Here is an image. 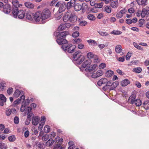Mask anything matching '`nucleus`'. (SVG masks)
<instances>
[{
	"instance_id": "34",
	"label": "nucleus",
	"mask_w": 149,
	"mask_h": 149,
	"mask_svg": "<svg viewBox=\"0 0 149 149\" xmlns=\"http://www.w3.org/2000/svg\"><path fill=\"white\" fill-rule=\"evenodd\" d=\"M35 144L40 149H43L44 148L43 144L40 142L36 141L35 143Z\"/></svg>"
},
{
	"instance_id": "56",
	"label": "nucleus",
	"mask_w": 149,
	"mask_h": 149,
	"mask_svg": "<svg viewBox=\"0 0 149 149\" xmlns=\"http://www.w3.org/2000/svg\"><path fill=\"white\" fill-rule=\"evenodd\" d=\"M106 66V65L105 63H101L99 66V68L100 69H102L105 68Z\"/></svg>"
},
{
	"instance_id": "25",
	"label": "nucleus",
	"mask_w": 149,
	"mask_h": 149,
	"mask_svg": "<svg viewBox=\"0 0 149 149\" xmlns=\"http://www.w3.org/2000/svg\"><path fill=\"white\" fill-rule=\"evenodd\" d=\"M139 5L145 6L146 5L147 0H136Z\"/></svg>"
},
{
	"instance_id": "18",
	"label": "nucleus",
	"mask_w": 149,
	"mask_h": 149,
	"mask_svg": "<svg viewBox=\"0 0 149 149\" xmlns=\"http://www.w3.org/2000/svg\"><path fill=\"white\" fill-rule=\"evenodd\" d=\"M107 79L105 78H102L97 82V84L100 86H101L103 84H106L107 82Z\"/></svg>"
},
{
	"instance_id": "20",
	"label": "nucleus",
	"mask_w": 149,
	"mask_h": 149,
	"mask_svg": "<svg viewBox=\"0 0 149 149\" xmlns=\"http://www.w3.org/2000/svg\"><path fill=\"white\" fill-rule=\"evenodd\" d=\"M136 95L135 94H132L130 97L129 101L130 102L131 104H134V102L136 100Z\"/></svg>"
},
{
	"instance_id": "2",
	"label": "nucleus",
	"mask_w": 149,
	"mask_h": 149,
	"mask_svg": "<svg viewBox=\"0 0 149 149\" xmlns=\"http://www.w3.org/2000/svg\"><path fill=\"white\" fill-rule=\"evenodd\" d=\"M77 17L74 14L69 13L66 12L63 17V20L65 22L69 21L71 22L74 23L77 21Z\"/></svg>"
},
{
	"instance_id": "30",
	"label": "nucleus",
	"mask_w": 149,
	"mask_h": 149,
	"mask_svg": "<svg viewBox=\"0 0 149 149\" xmlns=\"http://www.w3.org/2000/svg\"><path fill=\"white\" fill-rule=\"evenodd\" d=\"M78 21L79 22V25L81 26H85L87 24V22L85 21H81L80 19H78Z\"/></svg>"
},
{
	"instance_id": "4",
	"label": "nucleus",
	"mask_w": 149,
	"mask_h": 149,
	"mask_svg": "<svg viewBox=\"0 0 149 149\" xmlns=\"http://www.w3.org/2000/svg\"><path fill=\"white\" fill-rule=\"evenodd\" d=\"M37 12H39L40 13L39 16V21L40 19L43 21L44 20L49 18L50 16V12L49 10L48 9H44L42 12L39 11H37Z\"/></svg>"
},
{
	"instance_id": "11",
	"label": "nucleus",
	"mask_w": 149,
	"mask_h": 149,
	"mask_svg": "<svg viewBox=\"0 0 149 149\" xmlns=\"http://www.w3.org/2000/svg\"><path fill=\"white\" fill-rule=\"evenodd\" d=\"M82 56L81 53L80 51H78L76 52L73 56L72 58L73 60L77 61Z\"/></svg>"
},
{
	"instance_id": "50",
	"label": "nucleus",
	"mask_w": 149,
	"mask_h": 149,
	"mask_svg": "<svg viewBox=\"0 0 149 149\" xmlns=\"http://www.w3.org/2000/svg\"><path fill=\"white\" fill-rule=\"evenodd\" d=\"M21 101V99H17L15 100L13 103V105L14 107L16 106Z\"/></svg>"
},
{
	"instance_id": "40",
	"label": "nucleus",
	"mask_w": 149,
	"mask_h": 149,
	"mask_svg": "<svg viewBox=\"0 0 149 149\" xmlns=\"http://www.w3.org/2000/svg\"><path fill=\"white\" fill-rule=\"evenodd\" d=\"M84 57L83 56H81V58H80L79 59V60L77 61H78V62H77V64L79 65L81 64L82 62L84 61Z\"/></svg>"
},
{
	"instance_id": "62",
	"label": "nucleus",
	"mask_w": 149,
	"mask_h": 149,
	"mask_svg": "<svg viewBox=\"0 0 149 149\" xmlns=\"http://www.w3.org/2000/svg\"><path fill=\"white\" fill-rule=\"evenodd\" d=\"M125 22L126 23L128 24H131L132 23V19H127L126 20Z\"/></svg>"
},
{
	"instance_id": "49",
	"label": "nucleus",
	"mask_w": 149,
	"mask_h": 149,
	"mask_svg": "<svg viewBox=\"0 0 149 149\" xmlns=\"http://www.w3.org/2000/svg\"><path fill=\"white\" fill-rule=\"evenodd\" d=\"M27 106L25 105V104H23L20 108V110L22 112H23L24 111V112L25 113V115L27 113H26L25 112V110L26 109V107Z\"/></svg>"
},
{
	"instance_id": "26",
	"label": "nucleus",
	"mask_w": 149,
	"mask_h": 149,
	"mask_svg": "<svg viewBox=\"0 0 149 149\" xmlns=\"http://www.w3.org/2000/svg\"><path fill=\"white\" fill-rule=\"evenodd\" d=\"M103 10L106 12L107 13H111V7L109 6H106L104 7Z\"/></svg>"
},
{
	"instance_id": "8",
	"label": "nucleus",
	"mask_w": 149,
	"mask_h": 149,
	"mask_svg": "<svg viewBox=\"0 0 149 149\" xmlns=\"http://www.w3.org/2000/svg\"><path fill=\"white\" fill-rule=\"evenodd\" d=\"M16 12V16H15L14 15H13V17L15 18H17V16H18V18L22 19L24 18L25 15L26 11L25 10H17Z\"/></svg>"
},
{
	"instance_id": "59",
	"label": "nucleus",
	"mask_w": 149,
	"mask_h": 149,
	"mask_svg": "<svg viewBox=\"0 0 149 149\" xmlns=\"http://www.w3.org/2000/svg\"><path fill=\"white\" fill-rule=\"evenodd\" d=\"M44 122H42L40 123L38 127V129L39 130H42V127L44 125Z\"/></svg>"
},
{
	"instance_id": "35",
	"label": "nucleus",
	"mask_w": 149,
	"mask_h": 149,
	"mask_svg": "<svg viewBox=\"0 0 149 149\" xmlns=\"http://www.w3.org/2000/svg\"><path fill=\"white\" fill-rule=\"evenodd\" d=\"M145 22V20L143 19H140L139 21V26L140 27H143L144 24Z\"/></svg>"
},
{
	"instance_id": "13",
	"label": "nucleus",
	"mask_w": 149,
	"mask_h": 149,
	"mask_svg": "<svg viewBox=\"0 0 149 149\" xmlns=\"http://www.w3.org/2000/svg\"><path fill=\"white\" fill-rule=\"evenodd\" d=\"M3 7V11L4 13L8 14L10 12L11 8L10 5L6 4Z\"/></svg>"
},
{
	"instance_id": "24",
	"label": "nucleus",
	"mask_w": 149,
	"mask_h": 149,
	"mask_svg": "<svg viewBox=\"0 0 149 149\" xmlns=\"http://www.w3.org/2000/svg\"><path fill=\"white\" fill-rule=\"evenodd\" d=\"M89 44L93 46H96L97 44L95 40H93L90 39L87 41Z\"/></svg>"
},
{
	"instance_id": "46",
	"label": "nucleus",
	"mask_w": 149,
	"mask_h": 149,
	"mask_svg": "<svg viewBox=\"0 0 149 149\" xmlns=\"http://www.w3.org/2000/svg\"><path fill=\"white\" fill-rule=\"evenodd\" d=\"M88 18L91 20H94L95 19V17L93 15L90 14L88 15Z\"/></svg>"
},
{
	"instance_id": "54",
	"label": "nucleus",
	"mask_w": 149,
	"mask_h": 149,
	"mask_svg": "<svg viewBox=\"0 0 149 149\" xmlns=\"http://www.w3.org/2000/svg\"><path fill=\"white\" fill-rule=\"evenodd\" d=\"M79 33L77 31L74 32L72 34V36L74 38H76L79 36Z\"/></svg>"
},
{
	"instance_id": "47",
	"label": "nucleus",
	"mask_w": 149,
	"mask_h": 149,
	"mask_svg": "<svg viewBox=\"0 0 149 149\" xmlns=\"http://www.w3.org/2000/svg\"><path fill=\"white\" fill-rule=\"evenodd\" d=\"M122 32L118 31H113L111 32V34H113L115 35H118L121 34Z\"/></svg>"
},
{
	"instance_id": "23",
	"label": "nucleus",
	"mask_w": 149,
	"mask_h": 149,
	"mask_svg": "<svg viewBox=\"0 0 149 149\" xmlns=\"http://www.w3.org/2000/svg\"><path fill=\"white\" fill-rule=\"evenodd\" d=\"M113 74V72L111 70L107 71L105 73V76L107 77L111 76Z\"/></svg>"
},
{
	"instance_id": "21",
	"label": "nucleus",
	"mask_w": 149,
	"mask_h": 149,
	"mask_svg": "<svg viewBox=\"0 0 149 149\" xmlns=\"http://www.w3.org/2000/svg\"><path fill=\"white\" fill-rule=\"evenodd\" d=\"M24 4L26 7L29 8H33L34 6V5L30 2H26Z\"/></svg>"
},
{
	"instance_id": "41",
	"label": "nucleus",
	"mask_w": 149,
	"mask_h": 149,
	"mask_svg": "<svg viewBox=\"0 0 149 149\" xmlns=\"http://www.w3.org/2000/svg\"><path fill=\"white\" fill-rule=\"evenodd\" d=\"M133 45H134V46L137 49H139V50H143V48L142 47L139 46L135 42H133Z\"/></svg>"
},
{
	"instance_id": "39",
	"label": "nucleus",
	"mask_w": 149,
	"mask_h": 149,
	"mask_svg": "<svg viewBox=\"0 0 149 149\" xmlns=\"http://www.w3.org/2000/svg\"><path fill=\"white\" fill-rule=\"evenodd\" d=\"M44 131L45 132L48 133L50 131L49 126L48 125H45L44 128Z\"/></svg>"
},
{
	"instance_id": "12",
	"label": "nucleus",
	"mask_w": 149,
	"mask_h": 149,
	"mask_svg": "<svg viewBox=\"0 0 149 149\" xmlns=\"http://www.w3.org/2000/svg\"><path fill=\"white\" fill-rule=\"evenodd\" d=\"M149 14V8L146 6L143 9L141 12V16L142 17H144L146 15Z\"/></svg>"
},
{
	"instance_id": "37",
	"label": "nucleus",
	"mask_w": 149,
	"mask_h": 149,
	"mask_svg": "<svg viewBox=\"0 0 149 149\" xmlns=\"http://www.w3.org/2000/svg\"><path fill=\"white\" fill-rule=\"evenodd\" d=\"M134 103L136 105L138 106H141L142 104V102L141 100L139 99H137L134 102Z\"/></svg>"
},
{
	"instance_id": "19",
	"label": "nucleus",
	"mask_w": 149,
	"mask_h": 149,
	"mask_svg": "<svg viewBox=\"0 0 149 149\" xmlns=\"http://www.w3.org/2000/svg\"><path fill=\"white\" fill-rule=\"evenodd\" d=\"M130 81L127 79H125L120 82V84L122 86H125L130 84Z\"/></svg>"
},
{
	"instance_id": "57",
	"label": "nucleus",
	"mask_w": 149,
	"mask_h": 149,
	"mask_svg": "<svg viewBox=\"0 0 149 149\" xmlns=\"http://www.w3.org/2000/svg\"><path fill=\"white\" fill-rule=\"evenodd\" d=\"M49 138V136L47 134L43 135L42 137V140L44 141H47Z\"/></svg>"
},
{
	"instance_id": "36",
	"label": "nucleus",
	"mask_w": 149,
	"mask_h": 149,
	"mask_svg": "<svg viewBox=\"0 0 149 149\" xmlns=\"http://www.w3.org/2000/svg\"><path fill=\"white\" fill-rule=\"evenodd\" d=\"M73 43L74 44H77L81 43L82 42L81 39L79 38H75L73 40Z\"/></svg>"
},
{
	"instance_id": "14",
	"label": "nucleus",
	"mask_w": 149,
	"mask_h": 149,
	"mask_svg": "<svg viewBox=\"0 0 149 149\" xmlns=\"http://www.w3.org/2000/svg\"><path fill=\"white\" fill-rule=\"evenodd\" d=\"M66 3L62 1L58 10V12L59 13H61L64 11L66 9Z\"/></svg>"
},
{
	"instance_id": "29",
	"label": "nucleus",
	"mask_w": 149,
	"mask_h": 149,
	"mask_svg": "<svg viewBox=\"0 0 149 149\" xmlns=\"http://www.w3.org/2000/svg\"><path fill=\"white\" fill-rule=\"evenodd\" d=\"M115 52L118 53H119L121 52L122 49L121 46L120 45H118L116 46L115 49Z\"/></svg>"
},
{
	"instance_id": "48",
	"label": "nucleus",
	"mask_w": 149,
	"mask_h": 149,
	"mask_svg": "<svg viewBox=\"0 0 149 149\" xmlns=\"http://www.w3.org/2000/svg\"><path fill=\"white\" fill-rule=\"evenodd\" d=\"M61 144L57 143L56 145L54 146V149H64L61 146Z\"/></svg>"
},
{
	"instance_id": "28",
	"label": "nucleus",
	"mask_w": 149,
	"mask_h": 149,
	"mask_svg": "<svg viewBox=\"0 0 149 149\" xmlns=\"http://www.w3.org/2000/svg\"><path fill=\"white\" fill-rule=\"evenodd\" d=\"M53 143V140L52 139H50L46 142V145L47 146H50L52 145Z\"/></svg>"
},
{
	"instance_id": "27",
	"label": "nucleus",
	"mask_w": 149,
	"mask_h": 149,
	"mask_svg": "<svg viewBox=\"0 0 149 149\" xmlns=\"http://www.w3.org/2000/svg\"><path fill=\"white\" fill-rule=\"evenodd\" d=\"M63 15L62 13H59L58 11L56 13L55 15V17L57 20L60 19L62 17Z\"/></svg>"
},
{
	"instance_id": "33",
	"label": "nucleus",
	"mask_w": 149,
	"mask_h": 149,
	"mask_svg": "<svg viewBox=\"0 0 149 149\" xmlns=\"http://www.w3.org/2000/svg\"><path fill=\"white\" fill-rule=\"evenodd\" d=\"M20 93H21L19 91L18 89H16L13 95L14 97L15 98H17L19 95Z\"/></svg>"
},
{
	"instance_id": "1",
	"label": "nucleus",
	"mask_w": 149,
	"mask_h": 149,
	"mask_svg": "<svg viewBox=\"0 0 149 149\" xmlns=\"http://www.w3.org/2000/svg\"><path fill=\"white\" fill-rule=\"evenodd\" d=\"M69 34V32L67 31H64L56 34L57 39L56 41L59 45L63 44L61 47L62 49L65 52L66 51L69 53L74 52L76 48V46L71 44H68L67 45L66 44L68 42L65 39L67 35Z\"/></svg>"
},
{
	"instance_id": "63",
	"label": "nucleus",
	"mask_w": 149,
	"mask_h": 149,
	"mask_svg": "<svg viewBox=\"0 0 149 149\" xmlns=\"http://www.w3.org/2000/svg\"><path fill=\"white\" fill-rule=\"evenodd\" d=\"M10 132V130L7 128L5 129L3 131V133L5 134H9Z\"/></svg>"
},
{
	"instance_id": "7",
	"label": "nucleus",
	"mask_w": 149,
	"mask_h": 149,
	"mask_svg": "<svg viewBox=\"0 0 149 149\" xmlns=\"http://www.w3.org/2000/svg\"><path fill=\"white\" fill-rule=\"evenodd\" d=\"M74 6V10L76 11H79L81 9L83 10L87 7V5L84 3L82 4V5H81L79 3H77Z\"/></svg>"
},
{
	"instance_id": "43",
	"label": "nucleus",
	"mask_w": 149,
	"mask_h": 149,
	"mask_svg": "<svg viewBox=\"0 0 149 149\" xmlns=\"http://www.w3.org/2000/svg\"><path fill=\"white\" fill-rule=\"evenodd\" d=\"M8 139L10 141L13 142L15 141L16 138L15 136L13 135L9 136Z\"/></svg>"
},
{
	"instance_id": "16",
	"label": "nucleus",
	"mask_w": 149,
	"mask_h": 149,
	"mask_svg": "<svg viewBox=\"0 0 149 149\" xmlns=\"http://www.w3.org/2000/svg\"><path fill=\"white\" fill-rule=\"evenodd\" d=\"M112 85V82L111 81H108L107 80V82H106V84L103 87L102 89L104 91H107L109 88V87H111Z\"/></svg>"
},
{
	"instance_id": "15",
	"label": "nucleus",
	"mask_w": 149,
	"mask_h": 149,
	"mask_svg": "<svg viewBox=\"0 0 149 149\" xmlns=\"http://www.w3.org/2000/svg\"><path fill=\"white\" fill-rule=\"evenodd\" d=\"M40 117L39 116H37L33 117L32 119V124L36 126L37 125L39 122Z\"/></svg>"
},
{
	"instance_id": "42",
	"label": "nucleus",
	"mask_w": 149,
	"mask_h": 149,
	"mask_svg": "<svg viewBox=\"0 0 149 149\" xmlns=\"http://www.w3.org/2000/svg\"><path fill=\"white\" fill-rule=\"evenodd\" d=\"M8 148L7 146L4 143L0 142V148L1 149H6Z\"/></svg>"
},
{
	"instance_id": "64",
	"label": "nucleus",
	"mask_w": 149,
	"mask_h": 149,
	"mask_svg": "<svg viewBox=\"0 0 149 149\" xmlns=\"http://www.w3.org/2000/svg\"><path fill=\"white\" fill-rule=\"evenodd\" d=\"M116 16L118 18H121L123 16V15L119 12L117 14Z\"/></svg>"
},
{
	"instance_id": "51",
	"label": "nucleus",
	"mask_w": 149,
	"mask_h": 149,
	"mask_svg": "<svg viewBox=\"0 0 149 149\" xmlns=\"http://www.w3.org/2000/svg\"><path fill=\"white\" fill-rule=\"evenodd\" d=\"M12 110L11 109H8L6 111V116H9L12 113Z\"/></svg>"
},
{
	"instance_id": "32",
	"label": "nucleus",
	"mask_w": 149,
	"mask_h": 149,
	"mask_svg": "<svg viewBox=\"0 0 149 149\" xmlns=\"http://www.w3.org/2000/svg\"><path fill=\"white\" fill-rule=\"evenodd\" d=\"M143 106L146 109H149V101L146 100L143 103Z\"/></svg>"
},
{
	"instance_id": "3",
	"label": "nucleus",
	"mask_w": 149,
	"mask_h": 149,
	"mask_svg": "<svg viewBox=\"0 0 149 149\" xmlns=\"http://www.w3.org/2000/svg\"><path fill=\"white\" fill-rule=\"evenodd\" d=\"M40 14L39 12H36L35 13H32L30 11H28L25 15L27 19L30 20H33L34 19L36 22H39V16Z\"/></svg>"
},
{
	"instance_id": "53",
	"label": "nucleus",
	"mask_w": 149,
	"mask_h": 149,
	"mask_svg": "<svg viewBox=\"0 0 149 149\" xmlns=\"http://www.w3.org/2000/svg\"><path fill=\"white\" fill-rule=\"evenodd\" d=\"M94 56L93 54L91 52L88 53L87 54V57L88 58H92L94 57Z\"/></svg>"
},
{
	"instance_id": "58",
	"label": "nucleus",
	"mask_w": 149,
	"mask_h": 149,
	"mask_svg": "<svg viewBox=\"0 0 149 149\" xmlns=\"http://www.w3.org/2000/svg\"><path fill=\"white\" fill-rule=\"evenodd\" d=\"M19 122V118L17 116H15L14 118V122L16 124H17Z\"/></svg>"
},
{
	"instance_id": "22",
	"label": "nucleus",
	"mask_w": 149,
	"mask_h": 149,
	"mask_svg": "<svg viewBox=\"0 0 149 149\" xmlns=\"http://www.w3.org/2000/svg\"><path fill=\"white\" fill-rule=\"evenodd\" d=\"M119 85L118 81H115L113 83L112 82V86L110 88V90H113L116 88Z\"/></svg>"
},
{
	"instance_id": "9",
	"label": "nucleus",
	"mask_w": 149,
	"mask_h": 149,
	"mask_svg": "<svg viewBox=\"0 0 149 149\" xmlns=\"http://www.w3.org/2000/svg\"><path fill=\"white\" fill-rule=\"evenodd\" d=\"M97 66V64L92 65L86 68L85 70V71L90 73V75H91L92 73L96 70V68Z\"/></svg>"
},
{
	"instance_id": "60",
	"label": "nucleus",
	"mask_w": 149,
	"mask_h": 149,
	"mask_svg": "<svg viewBox=\"0 0 149 149\" xmlns=\"http://www.w3.org/2000/svg\"><path fill=\"white\" fill-rule=\"evenodd\" d=\"M84 45L81 43H79L78 45V48L79 49H83L84 48Z\"/></svg>"
},
{
	"instance_id": "52",
	"label": "nucleus",
	"mask_w": 149,
	"mask_h": 149,
	"mask_svg": "<svg viewBox=\"0 0 149 149\" xmlns=\"http://www.w3.org/2000/svg\"><path fill=\"white\" fill-rule=\"evenodd\" d=\"M0 100L3 101L4 102H6V98L3 95L0 94Z\"/></svg>"
},
{
	"instance_id": "45",
	"label": "nucleus",
	"mask_w": 149,
	"mask_h": 149,
	"mask_svg": "<svg viewBox=\"0 0 149 149\" xmlns=\"http://www.w3.org/2000/svg\"><path fill=\"white\" fill-rule=\"evenodd\" d=\"M6 87V84L5 83L1 82L0 83V91H3L4 87Z\"/></svg>"
},
{
	"instance_id": "31",
	"label": "nucleus",
	"mask_w": 149,
	"mask_h": 149,
	"mask_svg": "<svg viewBox=\"0 0 149 149\" xmlns=\"http://www.w3.org/2000/svg\"><path fill=\"white\" fill-rule=\"evenodd\" d=\"M142 69L140 67H137L134 68L133 69V71L137 73H139L142 71Z\"/></svg>"
},
{
	"instance_id": "44",
	"label": "nucleus",
	"mask_w": 149,
	"mask_h": 149,
	"mask_svg": "<svg viewBox=\"0 0 149 149\" xmlns=\"http://www.w3.org/2000/svg\"><path fill=\"white\" fill-rule=\"evenodd\" d=\"M66 29L64 24L60 25L58 28V31H63Z\"/></svg>"
},
{
	"instance_id": "55",
	"label": "nucleus",
	"mask_w": 149,
	"mask_h": 149,
	"mask_svg": "<svg viewBox=\"0 0 149 149\" xmlns=\"http://www.w3.org/2000/svg\"><path fill=\"white\" fill-rule=\"evenodd\" d=\"M13 91V88L11 87L9 88L7 90V93L8 94L10 95L11 94Z\"/></svg>"
},
{
	"instance_id": "17",
	"label": "nucleus",
	"mask_w": 149,
	"mask_h": 149,
	"mask_svg": "<svg viewBox=\"0 0 149 149\" xmlns=\"http://www.w3.org/2000/svg\"><path fill=\"white\" fill-rule=\"evenodd\" d=\"M91 63V61L90 59H88L85 61L82 65V67L85 68L86 67H88Z\"/></svg>"
},
{
	"instance_id": "10",
	"label": "nucleus",
	"mask_w": 149,
	"mask_h": 149,
	"mask_svg": "<svg viewBox=\"0 0 149 149\" xmlns=\"http://www.w3.org/2000/svg\"><path fill=\"white\" fill-rule=\"evenodd\" d=\"M103 74V71L102 70H99L97 71L96 73H93L89 76L87 75V76H88V77L90 76H91L93 78H96L101 76Z\"/></svg>"
},
{
	"instance_id": "6",
	"label": "nucleus",
	"mask_w": 149,
	"mask_h": 149,
	"mask_svg": "<svg viewBox=\"0 0 149 149\" xmlns=\"http://www.w3.org/2000/svg\"><path fill=\"white\" fill-rule=\"evenodd\" d=\"M32 108L30 107H28L25 111L26 113H27V118L25 122V124L28 125L29 124L31 121V117L33 113L31 111Z\"/></svg>"
},
{
	"instance_id": "5",
	"label": "nucleus",
	"mask_w": 149,
	"mask_h": 149,
	"mask_svg": "<svg viewBox=\"0 0 149 149\" xmlns=\"http://www.w3.org/2000/svg\"><path fill=\"white\" fill-rule=\"evenodd\" d=\"M12 3L14 6L13 8L12 13L15 16H16V12L17 10H18V8L22 7L23 5L22 3H19V1L17 0H12Z\"/></svg>"
},
{
	"instance_id": "61",
	"label": "nucleus",
	"mask_w": 149,
	"mask_h": 149,
	"mask_svg": "<svg viewBox=\"0 0 149 149\" xmlns=\"http://www.w3.org/2000/svg\"><path fill=\"white\" fill-rule=\"evenodd\" d=\"M131 57V54L128 52L126 56V59L127 60H129Z\"/></svg>"
},
{
	"instance_id": "38",
	"label": "nucleus",
	"mask_w": 149,
	"mask_h": 149,
	"mask_svg": "<svg viewBox=\"0 0 149 149\" xmlns=\"http://www.w3.org/2000/svg\"><path fill=\"white\" fill-rule=\"evenodd\" d=\"M98 32L100 35L103 36H107L109 35V34L106 32H103L102 31H98Z\"/></svg>"
}]
</instances>
